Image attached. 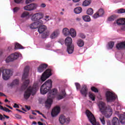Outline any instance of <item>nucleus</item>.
I'll return each mask as SVG.
<instances>
[{
    "mask_svg": "<svg viewBox=\"0 0 125 125\" xmlns=\"http://www.w3.org/2000/svg\"><path fill=\"white\" fill-rule=\"evenodd\" d=\"M98 106L100 109V112L103 114L105 115L106 118H110L113 114V109L111 107H109L107 111V107L106 104L104 102L100 101L98 103Z\"/></svg>",
    "mask_w": 125,
    "mask_h": 125,
    "instance_id": "1",
    "label": "nucleus"
},
{
    "mask_svg": "<svg viewBox=\"0 0 125 125\" xmlns=\"http://www.w3.org/2000/svg\"><path fill=\"white\" fill-rule=\"evenodd\" d=\"M57 92V89L54 88L48 93L47 101L45 102V106L47 109H49L51 107V104H52L53 102L52 99L55 97Z\"/></svg>",
    "mask_w": 125,
    "mask_h": 125,
    "instance_id": "2",
    "label": "nucleus"
},
{
    "mask_svg": "<svg viewBox=\"0 0 125 125\" xmlns=\"http://www.w3.org/2000/svg\"><path fill=\"white\" fill-rule=\"evenodd\" d=\"M38 88H39V84H36V83H34L33 86H29L27 90L24 92L23 95L24 99L26 100L29 99L30 96H31V94H32V95L36 94Z\"/></svg>",
    "mask_w": 125,
    "mask_h": 125,
    "instance_id": "3",
    "label": "nucleus"
},
{
    "mask_svg": "<svg viewBox=\"0 0 125 125\" xmlns=\"http://www.w3.org/2000/svg\"><path fill=\"white\" fill-rule=\"evenodd\" d=\"M52 87V81L48 80L46 81L41 87L40 92L41 94H46Z\"/></svg>",
    "mask_w": 125,
    "mask_h": 125,
    "instance_id": "4",
    "label": "nucleus"
},
{
    "mask_svg": "<svg viewBox=\"0 0 125 125\" xmlns=\"http://www.w3.org/2000/svg\"><path fill=\"white\" fill-rule=\"evenodd\" d=\"M105 97L107 102H113L118 97L115 93L113 92L107 91L105 93Z\"/></svg>",
    "mask_w": 125,
    "mask_h": 125,
    "instance_id": "5",
    "label": "nucleus"
},
{
    "mask_svg": "<svg viewBox=\"0 0 125 125\" xmlns=\"http://www.w3.org/2000/svg\"><path fill=\"white\" fill-rule=\"evenodd\" d=\"M44 16V15L42 12L36 13L31 17V19L32 21H33L34 22H35L36 21L39 22V21L42 20Z\"/></svg>",
    "mask_w": 125,
    "mask_h": 125,
    "instance_id": "6",
    "label": "nucleus"
},
{
    "mask_svg": "<svg viewBox=\"0 0 125 125\" xmlns=\"http://www.w3.org/2000/svg\"><path fill=\"white\" fill-rule=\"evenodd\" d=\"M19 57H22V55L20 53H15L14 54H12L9 56L5 60L6 63H9V62H12L14 60H16Z\"/></svg>",
    "mask_w": 125,
    "mask_h": 125,
    "instance_id": "7",
    "label": "nucleus"
},
{
    "mask_svg": "<svg viewBox=\"0 0 125 125\" xmlns=\"http://www.w3.org/2000/svg\"><path fill=\"white\" fill-rule=\"evenodd\" d=\"M51 69H47L42 74L41 76V79H40V83H43L45 80L47 79H48V78L51 76Z\"/></svg>",
    "mask_w": 125,
    "mask_h": 125,
    "instance_id": "8",
    "label": "nucleus"
},
{
    "mask_svg": "<svg viewBox=\"0 0 125 125\" xmlns=\"http://www.w3.org/2000/svg\"><path fill=\"white\" fill-rule=\"evenodd\" d=\"M86 115L90 123H91L92 125H96V120L95 119V117H94V115L88 110L86 111Z\"/></svg>",
    "mask_w": 125,
    "mask_h": 125,
    "instance_id": "9",
    "label": "nucleus"
},
{
    "mask_svg": "<svg viewBox=\"0 0 125 125\" xmlns=\"http://www.w3.org/2000/svg\"><path fill=\"white\" fill-rule=\"evenodd\" d=\"M39 5L37 3H31L29 5H27L24 7V10H27V11H32L33 10H36L38 8Z\"/></svg>",
    "mask_w": 125,
    "mask_h": 125,
    "instance_id": "10",
    "label": "nucleus"
},
{
    "mask_svg": "<svg viewBox=\"0 0 125 125\" xmlns=\"http://www.w3.org/2000/svg\"><path fill=\"white\" fill-rule=\"evenodd\" d=\"M59 121L61 125H64V124H69L70 120L69 118H66L64 115H61L59 118Z\"/></svg>",
    "mask_w": 125,
    "mask_h": 125,
    "instance_id": "11",
    "label": "nucleus"
},
{
    "mask_svg": "<svg viewBox=\"0 0 125 125\" xmlns=\"http://www.w3.org/2000/svg\"><path fill=\"white\" fill-rule=\"evenodd\" d=\"M59 113H60V107L56 106L52 109L51 115L52 118H54L56 117V116H58Z\"/></svg>",
    "mask_w": 125,
    "mask_h": 125,
    "instance_id": "12",
    "label": "nucleus"
},
{
    "mask_svg": "<svg viewBox=\"0 0 125 125\" xmlns=\"http://www.w3.org/2000/svg\"><path fill=\"white\" fill-rule=\"evenodd\" d=\"M29 71H30V67L27 66L24 69L23 74L22 75V81L28 78V75L29 74Z\"/></svg>",
    "mask_w": 125,
    "mask_h": 125,
    "instance_id": "13",
    "label": "nucleus"
},
{
    "mask_svg": "<svg viewBox=\"0 0 125 125\" xmlns=\"http://www.w3.org/2000/svg\"><path fill=\"white\" fill-rule=\"evenodd\" d=\"M87 90L86 85H83L82 89L80 90V92L84 97H86V95H87Z\"/></svg>",
    "mask_w": 125,
    "mask_h": 125,
    "instance_id": "14",
    "label": "nucleus"
},
{
    "mask_svg": "<svg viewBox=\"0 0 125 125\" xmlns=\"http://www.w3.org/2000/svg\"><path fill=\"white\" fill-rule=\"evenodd\" d=\"M47 68V64L45 63L42 64L38 68V71L39 73H42L43 72L45 69Z\"/></svg>",
    "mask_w": 125,
    "mask_h": 125,
    "instance_id": "15",
    "label": "nucleus"
},
{
    "mask_svg": "<svg viewBox=\"0 0 125 125\" xmlns=\"http://www.w3.org/2000/svg\"><path fill=\"white\" fill-rule=\"evenodd\" d=\"M43 24H40V26L38 27V32L39 34H42V33H43V32L47 29L46 26Z\"/></svg>",
    "mask_w": 125,
    "mask_h": 125,
    "instance_id": "16",
    "label": "nucleus"
},
{
    "mask_svg": "<svg viewBox=\"0 0 125 125\" xmlns=\"http://www.w3.org/2000/svg\"><path fill=\"white\" fill-rule=\"evenodd\" d=\"M40 24H41L40 21L33 22L30 24V28L33 30L35 29H38V28L40 27Z\"/></svg>",
    "mask_w": 125,
    "mask_h": 125,
    "instance_id": "17",
    "label": "nucleus"
},
{
    "mask_svg": "<svg viewBox=\"0 0 125 125\" xmlns=\"http://www.w3.org/2000/svg\"><path fill=\"white\" fill-rule=\"evenodd\" d=\"M67 52L68 54H72L74 52L75 49V46L74 45H70L67 46Z\"/></svg>",
    "mask_w": 125,
    "mask_h": 125,
    "instance_id": "18",
    "label": "nucleus"
},
{
    "mask_svg": "<svg viewBox=\"0 0 125 125\" xmlns=\"http://www.w3.org/2000/svg\"><path fill=\"white\" fill-rule=\"evenodd\" d=\"M65 97L66 92L65 91V90L63 89L62 90L60 94L58 95L57 99H58V100H61V99H63V98Z\"/></svg>",
    "mask_w": 125,
    "mask_h": 125,
    "instance_id": "19",
    "label": "nucleus"
},
{
    "mask_svg": "<svg viewBox=\"0 0 125 125\" xmlns=\"http://www.w3.org/2000/svg\"><path fill=\"white\" fill-rule=\"evenodd\" d=\"M72 42H73V41L72 40V38L71 37H68L65 39V44L67 46L72 45Z\"/></svg>",
    "mask_w": 125,
    "mask_h": 125,
    "instance_id": "20",
    "label": "nucleus"
},
{
    "mask_svg": "<svg viewBox=\"0 0 125 125\" xmlns=\"http://www.w3.org/2000/svg\"><path fill=\"white\" fill-rule=\"evenodd\" d=\"M60 32L59 30H55L54 32L50 35V38L52 39H55L58 37Z\"/></svg>",
    "mask_w": 125,
    "mask_h": 125,
    "instance_id": "21",
    "label": "nucleus"
},
{
    "mask_svg": "<svg viewBox=\"0 0 125 125\" xmlns=\"http://www.w3.org/2000/svg\"><path fill=\"white\" fill-rule=\"evenodd\" d=\"M45 19H42V21H40L39 22L40 24H45L46 22H48L49 20H50V18L49 19V16H46L44 17Z\"/></svg>",
    "mask_w": 125,
    "mask_h": 125,
    "instance_id": "22",
    "label": "nucleus"
},
{
    "mask_svg": "<svg viewBox=\"0 0 125 125\" xmlns=\"http://www.w3.org/2000/svg\"><path fill=\"white\" fill-rule=\"evenodd\" d=\"M30 83V80H26L24 81H23L22 85L21 86V88L22 89H26L28 87V85Z\"/></svg>",
    "mask_w": 125,
    "mask_h": 125,
    "instance_id": "23",
    "label": "nucleus"
},
{
    "mask_svg": "<svg viewBox=\"0 0 125 125\" xmlns=\"http://www.w3.org/2000/svg\"><path fill=\"white\" fill-rule=\"evenodd\" d=\"M125 48V42H120L118 43L116 45V48H117V49H123V48Z\"/></svg>",
    "mask_w": 125,
    "mask_h": 125,
    "instance_id": "24",
    "label": "nucleus"
},
{
    "mask_svg": "<svg viewBox=\"0 0 125 125\" xmlns=\"http://www.w3.org/2000/svg\"><path fill=\"white\" fill-rule=\"evenodd\" d=\"M62 34L64 36H65V37H67V36H70V30H69L67 28H64L62 30Z\"/></svg>",
    "mask_w": 125,
    "mask_h": 125,
    "instance_id": "25",
    "label": "nucleus"
},
{
    "mask_svg": "<svg viewBox=\"0 0 125 125\" xmlns=\"http://www.w3.org/2000/svg\"><path fill=\"white\" fill-rule=\"evenodd\" d=\"M83 11V9L81 7H77L75 8L74 10V12L76 14H80Z\"/></svg>",
    "mask_w": 125,
    "mask_h": 125,
    "instance_id": "26",
    "label": "nucleus"
},
{
    "mask_svg": "<svg viewBox=\"0 0 125 125\" xmlns=\"http://www.w3.org/2000/svg\"><path fill=\"white\" fill-rule=\"evenodd\" d=\"M21 18H25L28 19L29 18V12L25 11L23 12L21 15Z\"/></svg>",
    "mask_w": 125,
    "mask_h": 125,
    "instance_id": "27",
    "label": "nucleus"
},
{
    "mask_svg": "<svg viewBox=\"0 0 125 125\" xmlns=\"http://www.w3.org/2000/svg\"><path fill=\"white\" fill-rule=\"evenodd\" d=\"M70 35L72 38H75L76 36H77V32L75 29L71 28L70 30Z\"/></svg>",
    "mask_w": 125,
    "mask_h": 125,
    "instance_id": "28",
    "label": "nucleus"
},
{
    "mask_svg": "<svg viewBox=\"0 0 125 125\" xmlns=\"http://www.w3.org/2000/svg\"><path fill=\"white\" fill-rule=\"evenodd\" d=\"M77 44L79 47H83L84 45V43L83 40L79 39L77 41Z\"/></svg>",
    "mask_w": 125,
    "mask_h": 125,
    "instance_id": "29",
    "label": "nucleus"
},
{
    "mask_svg": "<svg viewBox=\"0 0 125 125\" xmlns=\"http://www.w3.org/2000/svg\"><path fill=\"white\" fill-rule=\"evenodd\" d=\"M90 3H91V0H85L83 2L82 5H83V6H88V5H89V4H90Z\"/></svg>",
    "mask_w": 125,
    "mask_h": 125,
    "instance_id": "30",
    "label": "nucleus"
},
{
    "mask_svg": "<svg viewBox=\"0 0 125 125\" xmlns=\"http://www.w3.org/2000/svg\"><path fill=\"white\" fill-rule=\"evenodd\" d=\"M82 18L85 22H90V17L89 16H83Z\"/></svg>",
    "mask_w": 125,
    "mask_h": 125,
    "instance_id": "31",
    "label": "nucleus"
},
{
    "mask_svg": "<svg viewBox=\"0 0 125 125\" xmlns=\"http://www.w3.org/2000/svg\"><path fill=\"white\" fill-rule=\"evenodd\" d=\"M23 46L19 43H16L15 45V49H23Z\"/></svg>",
    "mask_w": 125,
    "mask_h": 125,
    "instance_id": "32",
    "label": "nucleus"
},
{
    "mask_svg": "<svg viewBox=\"0 0 125 125\" xmlns=\"http://www.w3.org/2000/svg\"><path fill=\"white\" fill-rule=\"evenodd\" d=\"M19 80L18 79H15L10 84V86H13V85H17V84H19Z\"/></svg>",
    "mask_w": 125,
    "mask_h": 125,
    "instance_id": "33",
    "label": "nucleus"
},
{
    "mask_svg": "<svg viewBox=\"0 0 125 125\" xmlns=\"http://www.w3.org/2000/svg\"><path fill=\"white\" fill-rule=\"evenodd\" d=\"M100 17H102L103 15H104V10L102 8L100 9L97 12Z\"/></svg>",
    "mask_w": 125,
    "mask_h": 125,
    "instance_id": "34",
    "label": "nucleus"
},
{
    "mask_svg": "<svg viewBox=\"0 0 125 125\" xmlns=\"http://www.w3.org/2000/svg\"><path fill=\"white\" fill-rule=\"evenodd\" d=\"M86 13L88 15H92L93 14V9L91 8H88L86 11Z\"/></svg>",
    "mask_w": 125,
    "mask_h": 125,
    "instance_id": "35",
    "label": "nucleus"
},
{
    "mask_svg": "<svg viewBox=\"0 0 125 125\" xmlns=\"http://www.w3.org/2000/svg\"><path fill=\"white\" fill-rule=\"evenodd\" d=\"M115 44V43L113 42H110L108 43V49H112L113 47H114V45Z\"/></svg>",
    "mask_w": 125,
    "mask_h": 125,
    "instance_id": "36",
    "label": "nucleus"
},
{
    "mask_svg": "<svg viewBox=\"0 0 125 125\" xmlns=\"http://www.w3.org/2000/svg\"><path fill=\"white\" fill-rule=\"evenodd\" d=\"M89 97L92 101H94L95 100V95H94L93 93H90Z\"/></svg>",
    "mask_w": 125,
    "mask_h": 125,
    "instance_id": "37",
    "label": "nucleus"
},
{
    "mask_svg": "<svg viewBox=\"0 0 125 125\" xmlns=\"http://www.w3.org/2000/svg\"><path fill=\"white\" fill-rule=\"evenodd\" d=\"M100 120L103 125H106V122H105V119H104V117L102 118H100Z\"/></svg>",
    "mask_w": 125,
    "mask_h": 125,
    "instance_id": "38",
    "label": "nucleus"
},
{
    "mask_svg": "<svg viewBox=\"0 0 125 125\" xmlns=\"http://www.w3.org/2000/svg\"><path fill=\"white\" fill-rule=\"evenodd\" d=\"M14 1L17 4H20V3L24 2L23 0H14Z\"/></svg>",
    "mask_w": 125,
    "mask_h": 125,
    "instance_id": "39",
    "label": "nucleus"
},
{
    "mask_svg": "<svg viewBox=\"0 0 125 125\" xmlns=\"http://www.w3.org/2000/svg\"><path fill=\"white\" fill-rule=\"evenodd\" d=\"M91 91H94V92H98V89L96 87L93 86L91 88Z\"/></svg>",
    "mask_w": 125,
    "mask_h": 125,
    "instance_id": "40",
    "label": "nucleus"
},
{
    "mask_svg": "<svg viewBox=\"0 0 125 125\" xmlns=\"http://www.w3.org/2000/svg\"><path fill=\"white\" fill-rule=\"evenodd\" d=\"M19 10H20V8L18 7H16L13 9V11L14 13L19 11Z\"/></svg>",
    "mask_w": 125,
    "mask_h": 125,
    "instance_id": "41",
    "label": "nucleus"
},
{
    "mask_svg": "<svg viewBox=\"0 0 125 125\" xmlns=\"http://www.w3.org/2000/svg\"><path fill=\"white\" fill-rule=\"evenodd\" d=\"M118 13H125V9H120L118 10Z\"/></svg>",
    "mask_w": 125,
    "mask_h": 125,
    "instance_id": "42",
    "label": "nucleus"
},
{
    "mask_svg": "<svg viewBox=\"0 0 125 125\" xmlns=\"http://www.w3.org/2000/svg\"><path fill=\"white\" fill-rule=\"evenodd\" d=\"M93 17L94 19H96L97 18H98V17H100V16H99L98 13L97 12L93 16Z\"/></svg>",
    "mask_w": 125,
    "mask_h": 125,
    "instance_id": "43",
    "label": "nucleus"
},
{
    "mask_svg": "<svg viewBox=\"0 0 125 125\" xmlns=\"http://www.w3.org/2000/svg\"><path fill=\"white\" fill-rule=\"evenodd\" d=\"M79 36L80 38H81L82 39H85V35L83 33H80Z\"/></svg>",
    "mask_w": 125,
    "mask_h": 125,
    "instance_id": "44",
    "label": "nucleus"
},
{
    "mask_svg": "<svg viewBox=\"0 0 125 125\" xmlns=\"http://www.w3.org/2000/svg\"><path fill=\"white\" fill-rule=\"evenodd\" d=\"M75 85L76 86L77 89H80V88H81V85L80 83H75Z\"/></svg>",
    "mask_w": 125,
    "mask_h": 125,
    "instance_id": "45",
    "label": "nucleus"
},
{
    "mask_svg": "<svg viewBox=\"0 0 125 125\" xmlns=\"http://www.w3.org/2000/svg\"><path fill=\"white\" fill-rule=\"evenodd\" d=\"M108 21H114V20H115V17H114V16H112L108 19Z\"/></svg>",
    "mask_w": 125,
    "mask_h": 125,
    "instance_id": "46",
    "label": "nucleus"
},
{
    "mask_svg": "<svg viewBox=\"0 0 125 125\" xmlns=\"http://www.w3.org/2000/svg\"><path fill=\"white\" fill-rule=\"evenodd\" d=\"M46 7V5L44 3H42L40 4V7H42V8H44V7Z\"/></svg>",
    "mask_w": 125,
    "mask_h": 125,
    "instance_id": "47",
    "label": "nucleus"
},
{
    "mask_svg": "<svg viewBox=\"0 0 125 125\" xmlns=\"http://www.w3.org/2000/svg\"><path fill=\"white\" fill-rule=\"evenodd\" d=\"M35 0H26L25 3L26 4H28V3H30V2H33Z\"/></svg>",
    "mask_w": 125,
    "mask_h": 125,
    "instance_id": "48",
    "label": "nucleus"
},
{
    "mask_svg": "<svg viewBox=\"0 0 125 125\" xmlns=\"http://www.w3.org/2000/svg\"><path fill=\"white\" fill-rule=\"evenodd\" d=\"M48 35L47 34H45V33H43L42 34V38L43 39H45V38L47 37H48Z\"/></svg>",
    "mask_w": 125,
    "mask_h": 125,
    "instance_id": "49",
    "label": "nucleus"
},
{
    "mask_svg": "<svg viewBox=\"0 0 125 125\" xmlns=\"http://www.w3.org/2000/svg\"><path fill=\"white\" fill-rule=\"evenodd\" d=\"M15 117L17 118V119H22V117H21V116H20L19 114H16L15 115Z\"/></svg>",
    "mask_w": 125,
    "mask_h": 125,
    "instance_id": "50",
    "label": "nucleus"
},
{
    "mask_svg": "<svg viewBox=\"0 0 125 125\" xmlns=\"http://www.w3.org/2000/svg\"><path fill=\"white\" fill-rule=\"evenodd\" d=\"M25 107L26 109L28 111H29V110L31 109V107H30V106H27V105H25Z\"/></svg>",
    "mask_w": 125,
    "mask_h": 125,
    "instance_id": "51",
    "label": "nucleus"
},
{
    "mask_svg": "<svg viewBox=\"0 0 125 125\" xmlns=\"http://www.w3.org/2000/svg\"><path fill=\"white\" fill-rule=\"evenodd\" d=\"M5 107H3L2 106L0 105V110H2V111H4Z\"/></svg>",
    "mask_w": 125,
    "mask_h": 125,
    "instance_id": "52",
    "label": "nucleus"
},
{
    "mask_svg": "<svg viewBox=\"0 0 125 125\" xmlns=\"http://www.w3.org/2000/svg\"><path fill=\"white\" fill-rule=\"evenodd\" d=\"M107 125H111V121L110 120H107L106 121Z\"/></svg>",
    "mask_w": 125,
    "mask_h": 125,
    "instance_id": "53",
    "label": "nucleus"
},
{
    "mask_svg": "<svg viewBox=\"0 0 125 125\" xmlns=\"http://www.w3.org/2000/svg\"><path fill=\"white\" fill-rule=\"evenodd\" d=\"M14 108H19V105H18L17 104H15L13 106Z\"/></svg>",
    "mask_w": 125,
    "mask_h": 125,
    "instance_id": "54",
    "label": "nucleus"
},
{
    "mask_svg": "<svg viewBox=\"0 0 125 125\" xmlns=\"http://www.w3.org/2000/svg\"><path fill=\"white\" fill-rule=\"evenodd\" d=\"M0 96H5V97H6V95H5V94L0 92Z\"/></svg>",
    "mask_w": 125,
    "mask_h": 125,
    "instance_id": "55",
    "label": "nucleus"
},
{
    "mask_svg": "<svg viewBox=\"0 0 125 125\" xmlns=\"http://www.w3.org/2000/svg\"><path fill=\"white\" fill-rule=\"evenodd\" d=\"M0 121H2V120H4V118L3 117V116H2V115L0 114Z\"/></svg>",
    "mask_w": 125,
    "mask_h": 125,
    "instance_id": "56",
    "label": "nucleus"
},
{
    "mask_svg": "<svg viewBox=\"0 0 125 125\" xmlns=\"http://www.w3.org/2000/svg\"><path fill=\"white\" fill-rule=\"evenodd\" d=\"M16 111H18V112H20L21 113H25V112L22 111L21 110H20V109H16Z\"/></svg>",
    "mask_w": 125,
    "mask_h": 125,
    "instance_id": "57",
    "label": "nucleus"
},
{
    "mask_svg": "<svg viewBox=\"0 0 125 125\" xmlns=\"http://www.w3.org/2000/svg\"><path fill=\"white\" fill-rule=\"evenodd\" d=\"M8 110H9L8 108L5 107V109H4V111H5V112H6L7 113L8 112Z\"/></svg>",
    "mask_w": 125,
    "mask_h": 125,
    "instance_id": "58",
    "label": "nucleus"
},
{
    "mask_svg": "<svg viewBox=\"0 0 125 125\" xmlns=\"http://www.w3.org/2000/svg\"><path fill=\"white\" fill-rule=\"evenodd\" d=\"M6 107H8V108H9L11 110H12L13 109L12 107H11L10 106L7 105V104H6Z\"/></svg>",
    "mask_w": 125,
    "mask_h": 125,
    "instance_id": "59",
    "label": "nucleus"
},
{
    "mask_svg": "<svg viewBox=\"0 0 125 125\" xmlns=\"http://www.w3.org/2000/svg\"><path fill=\"white\" fill-rule=\"evenodd\" d=\"M81 0H73V2H79Z\"/></svg>",
    "mask_w": 125,
    "mask_h": 125,
    "instance_id": "60",
    "label": "nucleus"
},
{
    "mask_svg": "<svg viewBox=\"0 0 125 125\" xmlns=\"http://www.w3.org/2000/svg\"><path fill=\"white\" fill-rule=\"evenodd\" d=\"M38 124L39 125H43L42 123L41 122H38Z\"/></svg>",
    "mask_w": 125,
    "mask_h": 125,
    "instance_id": "61",
    "label": "nucleus"
},
{
    "mask_svg": "<svg viewBox=\"0 0 125 125\" xmlns=\"http://www.w3.org/2000/svg\"><path fill=\"white\" fill-rule=\"evenodd\" d=\"M3 116H4V117H5V118H6V119H9V116H7V115H3Z\"/></svg>",
    "mask_w": 125,
    "mask_h": 125,
    "instance_id": "62",
    "label": "nucleus"
},
{
    "mask_svg": "<svg viewBox=\"0 0 125 125\" xmlns=\"http://www.w3.org/2000/svg\"><path fill=\"white\" fill-rule=\"evenodd\" d=\"M29 118L31 120H32L33 119H34V117H33V116H32V115H29Z\"/></svg>",
    "mask_w": 125,
    "mask_h": 125,
    "instance_id": "63",
    "label": "nucleus"
},
{
    "mask_svg": "<svg viewBox=\"0 0 125 125\" xmlns=\"http://www.w3.org/2000/svg\"><path fill=\"white\" fill-rule=\"evenodd\" d=\"M32 125H37V122H35V121H33V122H32Z\"/></svg>",
    "mask_w": 125,
    "mask_h": 125,
    "instance_id": "64",
    "label": "nucleus"
}]
</instances>
